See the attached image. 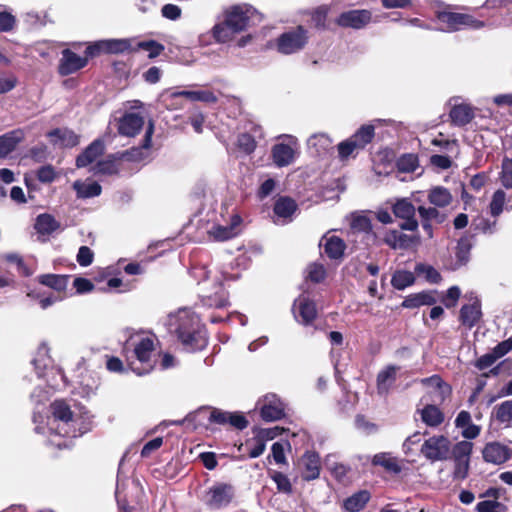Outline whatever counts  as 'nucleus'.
Segmentation results:
<instances>
[{
	"label": "nucleus",
	"mask_w": 512,
	"mask_h": 512,
	"mask_svg": "<svg viewBox=\"0 0 512 512\" xmlns=\"http://www.w3.org/2000/svg\"><path fill=\"white\" fill-rule=\"evenodd\" d=\"M415 273L418 276H423L430 283H438L441 280L440 273L432 266L426 264H417L415 267Z\"/></svg>",
	"instance_id": "obj_47"
},
{
	"label": "nucleus",
	"mask_w": 512,
	"mask_h": 512,
	"mask_svg": "<svg viewBox=\"0 0 512 512\" xmlns=\"http://www.w3.org/2000/svg\"><path fill=\"white\" fill-rule=\"evenodd\" d=\"M374 137V127L372 125L362 126L351 138L364 148Z\"/></svg>",
	"instance_id": "obj_49"
},
{
	"label": "nucleus",
	"mask_w": 512,
	"mask_h": 512,
	"mask_svg": "<svg viewBox=\"0 0 512 512\" xmlns=\"http://www.w3.org/2000/svg\"><path fill=\"white\" fill-rule=\"evenodd\" d=\"M450 118L454 125L465 126L474 118V109L467 104L455 105L450 111Z\"/></svg>",
	"instance_id": "obj_27"
},
{
	"label": "nucleus",
	"mask_w": 512,
	"mask_h": 512,
	"mask_svg": "<svg viewBox=\"0 0 512 512\" xmlns=\"http://www.w3.org/2000/svg\"><path fill=\"white\" fill-rule=\"evenodd\" d=\"M104 152V144L101 140L93 141L76 159L77 167H86L94 162Z\"/></svg>",
	"instance_id": "obj_26"
},
{
	"label": "nucleus",
	"mask_w": 512,
	"mask_h": 512,
	"mask_svg": "<svg viewBox=\"0 0 512 512\" xmlns=\"http://www.w3.org/2000/svg\"><path fill=\"white\" fill-rule=\"evenodd\" d=\"M473 444L469 441H460L452 449L453 459L470 460Z\"/></svg>",
	"instance_id": "obj_54"
},
{
	"label": "nucleus",
	"mask_w": 512,
	"mask_h": 512,
	"mask_svg": "<svg viewBox=\"0 0 512 512\" xmlns=\"http://www.w3.org/2000/svg\"><path fill=\"white\" fill-rule=\"evenodd\" d=\"M421 454L429 461L446 460L450 455V441L443 435H434L424 441Z\"/></svg>",
	"instance_id": "obj_9"
},
{
	"label": "nucleus",
	"mask_w": 512,
	"mask_h": 512,
	"mask_svg": "<svg viewBox=\"0 0 512 512\" xmlns=\"http://www.w3.org/2000/svg\"><path fill=\"white\" fill-rule=\"evenodd\" d=\"M495 417L501 423L512 421V400H506L494 408Z\"/></svg>",
	"instance_id": "obj_50"
},
{
	"label": "nucleus",
	"mask_w": 512,
	"mask_h": 512,
	"mask_svg": "<svg viewBox=\"0 0 512 512\" xmlns=\"http://www.w3.org/2000/svg\"><path fill=\"white\" fill-rule=\"evenodd\" d=\"M170 325L185 349L195 351L203 349L207 344L206 331L201 327L197 315L189 309H180L170 318Z\"/></svg>",
	"instance_id": "obj_1"
},
{
	"label": "nucleus",
	"mask_w": 512,
	"mask_h": 512,
	"mask_svg": "<svg viewBox=\"0 0 512 512\" xmlns=\"http://www.w3.org/2000/svg\"><path fill=\"white\" fill-rule=\"evenodd\" d=\"M297 205L288 197L279 198L274 205V213L280 218H290L296 211Z\"/></svg>",
	"instance_id": "obj_41"
},
{
	"label": "nucleus",
	"mask_w": 512,
	"mask_h": 512,
	"mask_svg": "<svg viewBox=\"0 0 512 512\" xmlns=\"http://www.w3.org/2000/svg\"><path fill=\"white\" fill-rule=\"evenodd\" d=\"M506 204V193L498 189L494 192L491 202H490V213L492 216H499L505 207Z\"/></svg>",
	"instance_id": "obj_46"
},
{
	"label": "nucleus",
	"mask_w": 512,
	"mask_h": 512,
	"mask_svg": "<svg viewBox=\"0 0 512 512\" xmlns=\"http://www.w3.org/2000/svg\"><path fill=\"white\" fill-rule=\"evenodd\" d=\"M320 246L323 247L326 255L331 259H339L344 255L346 249L345 242L335 235L325 234L321 241Z\"/></svg>",
	"instance_id": "obj_21"
},
{
	"label": "nucleus",
	"mask_w": 512,
	"mask_h": 512,
	"mask_svg": "<svg viewBox=\"0 0 512 512\" xmlns=\"http://www.w3.org/2000/svg\"><path fill=\"white\" fill-rule=\"evenodd\" d=\"M144 118L140 113H125L119 120L118 132L127 137H134L143 128Z\"/></svg>",
	"instance_id": "obj_17"
},
{
	"label": "nucleus",
	"mask_w": 512,
	"mask_h": 512,
	"mask_svg": "<svg viewBox=\"0 0 512 512\" xmlns=\"http://www.w3.org/2000/svg\"><path fill=\"white\" fill-rule=\"evenodd\" d=\"M235 33L237 32L228 25L226 20L223 23L215 25L213 28V35L215 39L222 43L230 41Z\"/></svg>",
	"instance_id": "obj_48"
},
{
	"label": "nucleus",
	"mask_w": 512,
	"mask_h": 512,
	"mask_svg": "<svg viewBox=\"0 0 512 512\" xmlns=\"http://www.w3.org/2000/svg\"><path fill=\"white\" fill-rule=\"evenodd\" d=\"M428 201L438 208H444L451 204L452 195L450 191L442 186H436L428 191Z\"/></svg>",
	"instance_id": "obj_28"
},
{
	"label": "nucleus",
	"mask_w": 512,
	"mask_h": 512,
	"mask_svg": "<svg viewBox=\"0 0 512 512\" xmlns=\"http://www.w3.org/2000/svg\"><path fill=\"white\" fill-rule=\"evenodd\" d=\"M399 369L400 368L396 365H388L378 373L377 390L379 394L386 395L389 392L396 381V375Z\"/></svg>",
	"instance_id": "obj_25"
},
{
	"label": "nucleus",
	"mask_w": 512,
	"mask_h": 512,
	"mask_svg": "<svg viewBox=\"0 0 512 512\" xmlns=\"http://www.w3.org/2000/svg\"><path fill=\"white\" fill-rule=\"evenodd\" d=\"M82 389L85 396L89 397L95 393L99 386V377L96 374H91L88 377H83Z\"/></svg>",
	"instance_id": "obj_57"
},
{
	"label": "nucleus",
	"mask_w": 512,
	"mask_h": 512,
	"mask_svg": "<svg viewBox=\"0 0 512 512\" xmlns=\"http://www.w3.org/2000/svg\"><path fill=\"white\" fill-rule=\"evenodd\" d=\"M308 41L307 30L298 26L294 30L281 34L277 39L278 52L289 55L302 50Z\"/></svg>",
	"instance_id": "obj_8"
},
{
	"label": "nucleus",
	"mask_w": 512,
	"mask_h": 512,
	"mask_svg": "<svg viewBox=\"0 0 512 512\" xmlns=\"http://www.w3.org/2000/svg\"><path fill=\"white\" fill-rule=\"evenodd\" d=\"M421 419L426 425L435 427L444 421V415L437 406L426 405L421 410Z\"/></svg>",
	"instance_id": "obj_40"
},
{
	"label": "nucleus",
	"mask_w": 512,
	"mask_h": 512,
	"mask_svg": "<svg viewBox=\"0 0 512 512\" xmlns=\"http://www.w3.org/2000/svg\"><path fill=\"white\" fill-rule=\"evenodd\" d=\"M193 276L198 280V293L204 306L224 308L228 304V296L222 285L224 276L205 267L193 269Z\"/></svg>",
	"instance_id": "obj_2"
},
{
	"label": "nucleus",
	"mask_w": 512,
	"mask_h": 512,
	"mask_svg": "<svg viewBox=\"0 0 512 512\" xmlns=\"http://www.w3.org/2000/svg\"><path fill=\"white\" fill-rule=\"evenodd\" d=\"M253 13L254 10L250 7L234 6L227 11L225 20L238 33L249 26Z\"/></svg>",
	"instance_id": "obj_14"
},
{
	"label": "nucleus",
	"mask_w": 512,
	"mask_h": 512,
	"mask_svg": "<svg viewBox=\"0 0 512 512\" xmlns=\"http://www.w3.org/2000/svg\"><path fill=\"white\" fill-rule=\"evenodd\" d=\"M398 167L402 171L413 172L417 167V159L413 155H405L399 159Z\"/></svg>",
	"instance_id": "obj_63"
},
{
	"label": "nucleus",
	"mask_w": 512,
	"mask_h": 512,
	"mask_svg": "<svg viewBox=\"0 0 512 512\" xmlns=\"http://www.w3.org/2000/svg\"><path fill=\"white\" fill-rule=\"evenodd\" d=\"M15 17L7 11H0V32H8L14 28Z\"/></svg>",
	"instance_id": "obj_62"
},
{
	"label": "nucleus",
	"mask_w": 512,
	"mask_h": 512,
	"mask_svg": "<svg viewBox=\"0 0 512 512\" xmlns=\"http://www.w3.org/2000/svg\"><path fill=\"white\" fill-rule=\"evenodd\" d=\"M241 218L238 215L231 217V222L228 225H216L212 227L209 234L218 241H225L235 237L240 231Z\"/></svg>",
	"instance_id": "obj_20"
},
{
	"label": "nucleus",
	"mask_w": 512,
	"mask_h": 512,
	"mask_svg": "<svg viewBox=\"0 0 512 512\" xmlns=\"http://www.w3.org/2000/svg\"><path fill=\"white\" fill-rule=\"evenodd\" d=\"M415 281L414 274L405 270L396 271L391 279L392 286L397 290H404Z\"/></svg>",
	"instance_id": "obj_43"
},
{
	"label": "nucleus",
	"mask_w": 512,
	"mask_h": 512,
	"mask_svg": "<svg viewBox=\"0 0 512 512\" xmlns=\"http://www.w3.org/2000/svg\"><path fill=\"white\" fill-rule=\"evenodd\" d=\"M51 142L66 147H73L79 143L78 136L68 129H55L48 134Z\"/></svg>",
	"instance_id": "obj_31"
},
{
	"label": "nucleus",
	"mask_w": 512,
	"mask_h": 512,
	"mask_svg": "<svg viewBox=\"0 0 512 512\" xmlns=\"http://www.w3.org/2000/svg\"><path fill=\"white\" fill-rule=\"evenodd\" d=\"M293 313L297 322L309 325L316 318L317 310L313 301L305 295H300L294 301Z\"/></svg>",
	"instance_id": "obj_13"
},
{
	"label": "nucleus",
	"mask_w": 512,
	"mask_h": 512,
	"mask_svg": "<svg viewBox=\"0 0 512 512\" xmlns=\"http://www.w3.org/2000/svg\"><path fill=\"white\" fill-rule=\"evenodd\" d=\"M351 228L354 232L366 234L368 240H376V234L372 231L371 221L365 215H353Z\"/></svg>",
	"instance_id": "obj_37"
},
{
	"label": "nucleus",
	"mask_w": 512,
	"mask_h": 512,
	"mask_svg": "<svg viewBox=\"0 0 512 512\" xmlns=\"http://www.w3.org/2000/svg\"><path fill=\"white\" fill-rule=\"evenodd\" d=\"M436 18L441 24L439 30L445 32H453L462 28L479 29L484 27V22L475 19L473 16L465 13H457L451 11H437Z\"/></svg>",
	"instance_id": "obj_5"
},
{
	"label": "nucleus",
	"mask_w": 512,
	"mask_h": 512,
	"mask_svg": "<svg viewBox=\"0 0 512 512\" xmlns=\"http://www.w3.org/2000/svg\"><path fill=\"white\" fill-rule=\"evenodd\" d=\"M372 20V13L366 9L349 10L339 15L336 23L344 28L362 29Z\"/></svg>",
	"instance_id": "obj_12"
},
{
	"label": "nucleus",
	"mask_w": 512,
	"mask_h": 512,
	"mask_svg": "<svg viewBox=\"0 0 512 512\" xmlns=\"http://www.w3.org/2000/svg\"><path fill=\"white\" fill-rule=\"evenodd\" d=\"M373 465L382 466L387 471L392 473H399L401 467L395 457H392L389 453H378L374 455L372 459Z\"/></svg>",
	"instance_id": "obj_42"
},
{
	"label": "nucleus",
	"mask_w": 512,
	"mask_h": 512,
	"mask_svg": "<svg viewBox=\"0 0 512 512\" xmlns=\"http://www.w3.org/2000/svg\"><path fill=\"white\" fill-rule=\"evenodd\" d=\"M229 413L230 412L222 411L219 409H213L212 411H209L207 408H200L189 417L192 419H196L198 417L208 418L210 422L224 425L228 423Z\"/></svg>",
	"instance_id": "obj_36"
},
{
	"label": "nucleus",
	"mask_w": 512,
	"mask_h": 512,
	"mask_svg": "<svg viewBox=\"0 0 512 512\" xmlns=\"http://www.w3.org/2000/svg\"><path fill=\"white\" fill-rule=\"evenodd\" d=\"M370 497L367 490H360L345 499L343 507L347 512H359L366 506Z\"/></svg>",
	"instance_id": "obj_32"
},
{
	"label": "nucleus",
	"mask_w": 512,
	"mask_h": 512,
	"mask_svg": "<svg viewBox=\"0 0 512 512\" xmlns=\"http://www.w3.org/2000/svg\"><path fill=\"white\" fill-rule=\"evenodd\" d=\"M501 184L506 189H512V159L504 157L501 164L500 173Z\"/></svg>",
	"instance_id": "obj_53"
},
{
	"label": "nucleus",
	"mask_w": 512,
	"mask_h": 512,
	"mask_svg": "<svg viewBox=\"0 0 512 512\" xmlns=\"http://www.w3.org/2000/svg\"><path fill=\"white\" fill-rule=\"evenodd\" d=\"M264 421L273 422L284 417V404L275 394H267L257 403Z\"/></svg>",
	"instance_id": "obj_11"
},
{
	"label": "nucleus",
	"mask_w": 512,
	"mask_h": 512,
	"mask_svg": "<svg viewBox=\"0 0 512 512\" xmlns=\"http://www.w3.org/2000/svg\"><path fill=\"white\" fill-rule=\"evenodd\" d=\"M52 420L49 429L56 435L63 437H77L86 432L78 428V419L74 416L68 404L63 400H56L51 405Z\"/></svg>",
	"instance_id": "obj_3"
},
{
	"label": "nucleus",
	"mask_w": 512,
	"mask_h": 512,
	"mask_svg": "<svg viewBox=\"0 0 512 512\" xmlns=\"http://www.w3.org/2000/svg\"><path fill=\"white\" fill-rule=\"evenodd\" d=\"M34 228L40 235H50L60 228V223L50 214L37 216Z\"/></svg>",
	"instance_id": "obj_33"
},
{
	"label": "nucleus",
	"mask_w": 512,
	"mask_h": 512,
	"mask_svg": "<svg viewBox=\"0 0 512 512\" xmlns=\"http://www.w3.org/2000/svg\"><path fill=\"white\" fill-rule=\"evenodd\" d=\"M512 350V336L496 345L492 352L497 359L502 358Z\"/></svg>",
	"instance_id": "obj_64"
},
{
	"label": "nucleus",
	"mask_w": 512,
	"mask_h": 512,
	"mask_svg": "<svg viewBox=\"0 0 512 512\" xmlns=\"http://www.w3.org/2000/svg\"><path fill=\"white\" fill-rule=\"evenodd\" d=\"M51 364L50 357L48 356V347L43 344L38 349V356L33 360L36 373L39 377L44 376V370Z\"/></svg>",
	"instance_id": "obj_45"
},
{
	"label": "nucleus",
	"mask_w": 512,
	"mask_h": 512,
	"mask_svg": "<svg viewBox=\"0 0 512 512\" xmlns=\"http://www.w3.org/2000/svg\"><path fill=\"white\" fill-rule=\"evenodd\" d=\"M137 48L147 51L149 58L159 56L164 50V46L154 40L141 41L137 44Z\"/></svg>",
	"instance_id": "obj_56"
},
{
	"label": "nucleus",
	"mask_w": 512,
	"mask_h": 512,
	"mask_svg": "<svg viewBox=\"0 0 512 512\" xmlns=\"http://www.w3.org/2000/svg\"><path fill=\"white\" fill-rule=\"evenodd\" d=\"M153 132L154 125L150 122L145 132L143 144L139 147H133L130 150L125 151L122 154V158L132 162H141L146 160L149 157V148L151 146Z\"/></svg>",
	"instance_id": "obj_16"
},
{
	"label": "nucleus",
	"mask_w": 512,
	"mask_h": 512,
	"mask_svg": "<svg viewBox=\"0 0 512 512\" xmlns=\"http://www.w3.org/2000/svg\"><path fill=\"white\" fill-rule=\"evenodd\" d=\"M436 302L432 292L422 291L415 294L408 295L402 302L404 308H418L425 305H433Z\"/></svg>",
	"instance_id": "obj_29"
},
{
	"label": "nucleus",
	"mask_w": 512,
	"mask_h": 512,
	"mask_svg": "<svg viewBox=\"0 0 512 512\" xmlns=\"http://www.w3.org/2000/svg\"><path fill=\"white\" fill-rule=\"evenodd\" d=\"M22 138L23 133L20 130H14L0 136V158L11 153Z\"/></svg>",
	"instance_id": "obj_34"
},
{
	"label": "nucleus",
	"mask_w": 512,
	"mask_h": 512,
	"mask_svg": "<svg viewBox=\"0 0 512 512\" xmlns=\"http://www.w3.org/2000/svg\"><path fill=\"white\" fill-rule=\"evenodd\" d=\"M418 213L421 217V220H427V221H436L437 223L444 222L446 216L445 214L439 212L437 208L434 207H425V206H419L418 207Z\"/></svg>",
	"instance_id": "obj_52"
},
{
	"label": "nucleus",
	"mask_w": 512,
	"mask_h": 512,
	"mask_svg": "<svg viewBox=\"0 0 512 512\" xmlns=\"http://www.w3.org/2000/svg\"><path fill=\"white\" fill-rule=\"evenodd\" d=\"M338 154L341 160L347 159L355 151L362 149L351 137L338 144Z\"/></svg>",
	"instance_id": "obj_55"
},
{
	"label": "nucleus",
	"mask_w": 512,
	"mask_h": 512,
	"mask_svg": "<svg viewBox=\"0 0 512 512\" xmlns=\"http://www.w3.org/2000/svg\"><path fill=\"white\" fill-rule=\"evenodd\" d=\"M88 63L87 57H81L69 49L62 51V57L59 62L58 72L62 76H67L84 68Z\"/></svg>",
	"instance_id": "obj_15"
},
{
	"label": "nucleus",
	"mask_w": 512,
	"mask_h": 512,
	"mask_svg": "<svg viewBox=\"0 0 512 512\" xmlns=\"http://www.w3.org/2000/svg\"><path fill=\"white\" fill-rule=\"evenodd\" d=\"M470 460L454 459V478L463 480L467 477Z\"/></svg>",
	"instance_id": "obj_60"
},
{
	"label": "nucleus",
	"mask_w": 512,
	"mask_h": 512,
	"mask_svg": "<svg viewBox=\"0 0 512 512\" xmlns=\"http://www.w3.org/2000/svg\"><path fill=\"white\" fill-rule=\"evenodd\" d=\"M303 466L302 477L304 480L310 481L319 477L320 474V458L315 452H306L301 458Z\"/></svg>",
	"instance_id": "obj_22"
},
{
	"label": "nucleus",
	"mask_w": 512,
	"mask_h": 512,
	"mask_svg": "<svg viewBox=\"0 0 512 512\" xmlns=\"http://www.w3.org/2000/svg\"><path fill=\"white\" fill-rule=\"evenodd\" d=\"M272 479L276 483L277 489L279 491L284 493H291L292 485L289 478L285 474L275 471L272 475Z\"/></svg>",
	"instance_id": "obj_59"
},
{
	"label": "nucleus",
	"mask_w": 512,
	"mask_h": 512,
	"mask_svg": "<svg viewBox=\"0 0 512 512\" xmlns=\"http://www.w3.org/2000/svg\"><path fill=\"white\" fill-rule=\"evenodd\" d=\"M395 217L404 220L400 224L402 230L417 231L419 223L415 217L416 208L408 198L398 199L392 206Z\"/></svg>",
	"instance_id": "obj_10"
},
{
	"label": "nucleus",
	"mask_w": 512,
	"mask_h": 512,
	"mask_svg": "<svg viewBox=\"0 0 512 512\" xmlns=\"http://www.w3.org/2000/svg\"><path fill=\"white\" fill-rule=\"evenodd\" d=\"M39 282L56 291H63L67 287L68 278L64 275L46 274L39 277Z\"/></svg>",
	"instance_id": "obj_44"
},
{
	"label": "nucleus",
	"mask_w": 512,
	"mask_h": 512,
	"mask_svg": "<svg viewBox=\"0 0 512 512\" xmlns=\"http://www.w3.org/2000/svg\"><path fill=\"white\" fill-rule=\"evenodd\" d=\"M481 315V303L475 298L472 304L462 306L459 319L463 325L471 328L478 323Z\"/></svg>",
	"instance_id": "obj_24"
},
{
	"label": "nucleus",
	"mask_w": 512,
	"mask_h": 512,
	"mask_svg": "<svg viewBox=\"0 0 512 512\" xmlns=\"http://www.w3.org/2000/svg\"><path fill=\"white\" fill-rule=\"evenodd\" d=\"M235 497V488L229 483L218 482L212 485L205 494L204 502L212 510L230 505Z\"/></svg>",
	"instance_id": "obj_6"
},
{
	"label": "nucleus",
	"mask_w": 512,
	"mask_h": 512,
	"mask_svg": "<svg viewBox=\"0 0 512 512\" xmlns=\"http://www.w3.org/2000/svg\"><path fill=\"white\" fill-rule=\"evenodd\" d=\"M103 45L106 54H122L131 50L132 40L128 38L103 39Z\"/></svg>",
	"instance_id": "obj_39"
},
{
	"label": "nucleus",
	"mask_w": 512,
	"mask_h": 512,
	"mask_svg": "<svg viewBox=\"0 0 512 512\" xmlns=\"http://www.w3.org/2000/svg\"><path fill=\"white\" fill-rule=\"evenodd\" d=\"M420 382L422 385L430 387L432 389L431 393L435 394V397L440 401H443L451 390L450 386L444 383L438 375L423 378Z\"/></svg>",
	"instance_id": "obj_30"
},
{
	"label": "nucleus",
	"mask_w": 512,
	"mask_h": 512,
	"mask_svg": "<svg viewBox=\"0 0 512 512\" xmlns=\"http://www.w3.org/2000/svg\"><path fill=\"white\" fill-rule=\"evenodd\" d=\"M471 247V237L465 236L460 238V240L458 241L456 247V257L461 264H464L468 261Z\"/></svg>",
	"instance_id": "obj_51"
},
{
	"label": "nucleus",
	"mask_w": 512,
	"mask_h": 512,
	"mask_svg": "<svg viewBox=\"0 0 512 512\" xmlns=\"http://www.w3.org/2000/svg\"><path fill=\"white\" fill-rule=\"evenodd\" d=\"M283 141L272 147L271 156L277 167H286L295 160L298 151L297 139L291 135H281Z\"/></svg>",
	"instance_id": "obj_7"
},
{
	"label": "nucleus",
	"mask_w": 512,
	"mask_h": 512,
	"mask_svg": "<svg viewBox=\"0 0 512 512\" xmlns=\"http://www.w3.org/2000/svg\"><path fill=\"white\" fill-rule=\"evenodd\" d=\"M172 97H185L192 101H202L206 103H215L217 101L216 95L209 90H199V91H189L182 90L173 92L171 94Z\"/></svg>",
	"instance_id": "obj_38"
},
{
	"label": "nucleus",
	"mask_w": 512,
	"mask_h": 512,
	"mask_svg": "<svg viewBox=\"0 0 512 512\" xmlns=\"http://www.w3.org/2000/svg\"><path fill=\"white\" fill-rule=\"evenodd\" d=\"M332 139L325 133L313 134L307 141L311 153L322 156L333 150Z\"/></svg>",
	"instance_id": "obj_23"
},
{
	"label": "nucleus",
	"mask_w": 512,
	"mask_h": 512,
	"mask_svg": "<svg viewBox=\"0 0 512 512\" xmlns=\"http://www.w3.org/2000/svg\"><path fill=\"white\" fill-rule=\"evenodd\" d=\"M418 237L393 229L386 232L383 241L392 249H407L418 242Z\"/></svg>",
	"instance_id": "obj_18"
},
{
	"label": "nucleus",
	"mask_w": 512,
	"mask_h": 512,
	"mask_svg": "<svg viewBox=\"0 0 512 512\" xmlns=\"http://www.w3.org/2000/svg\"><path fill=\"white\" fill-rule=\"evenodd\" d=\"M238 145L245 153L250 154L256 148V141L251 135L244 133L239 136Z\"/></svg>",
	"instance_id": "obj_61"
},
{
	"label": "nucleus",
	"mask_w": 512,
	"mask_h": 512,
	"mask_svg": "<svg viewBox=\"0 0 512 512\" xmlns=\"http://www.w3.org/2000/svg\"><path fill=\"white\" fill-rule=\"evenodd\" d=\"M73 189L76 191L79 198H91L101 194L102 188L100 184L95 181H80L77 180L73 183Z\"/></svg>",
	"instance_id": "obj_35"
},
{
	"label": "nucleus",
	"mask_w": 512,
	"mask_h": 512,
	"mask_svg": "<svg viewBox=\"0 0 512 512\" xmlns=\"http://www.w3.org/2000/svg\"><path fill=\"white\" fill-rule=\"evenodd\" d=\"M510 457L509 448L497 442L488 443L483 449V458L489 463L502 464Z\"/></svg>",
	"instance_id": "obj_19"
},
{
	"label": "nucleus",
	"mask_w": 512,
	"mask_h": 512,
	"mask_svg": "<svg viewBox=\"0 0 512 512\" xmlns=\"http://www.w3.org/2000/svg\"><path fill=\"white\" fill-rule=\"evenodd\" d=\"M477 512H504L505 506L497 501L485 500L476 505Z\"/></svg>",
	"instance_id": "obj_58"
},
{
	"label": "nucleus",
	"mask_w": 512,
	"mask_h": 512,
	"mask_svg": "<svg viewBox=\"0 0 512 512\" xmlns=\"http://www.w3.org/2000/svg\"><path fill=\"white\" fill-rule=\"evenodd\" d=\"M128 347H133V352L137 360L144 365L142 368L132 367V370L139 376L149 373L152 369L150 358L154 351V341L152 337L141 334L131 336L126 343V348Z\"/></svg>",
	"instance_id": "obj_4"
}]
</instances>
